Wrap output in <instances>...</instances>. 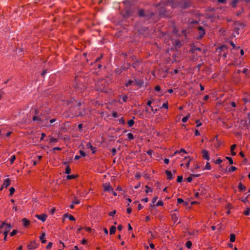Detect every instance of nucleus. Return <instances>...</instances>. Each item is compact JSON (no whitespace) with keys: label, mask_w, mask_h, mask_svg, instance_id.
<instances>
[{"label":"nucleus","mask_w":250,"mask_h":250,"mask_svg":"<svg viewBox=\"0 0 250 250\" xmlns=\"http://www.w3.org/2000/svg\"><path fill=\"white\" fill-rule=\"evenodd\" d=\"M11 228L12 226L10 224H6V228H5L3 231V234L4 235V241L6 240L7 235Z\"/></svg>","instance_id":"obj_7"},{"label":"nucleus","mask_w":250,"mask_h":250,"mask_svg":"<svg viewBox=\"0 0 250 250\" xmlns=\"http://www.w3.org/2000/svg\"><path fill=\"white\" fill-rule=\"evenodd\" d=\"M173 43L176 47H180L182 46V43L180 41L178 40H175L173 42Z\"/></svg>","instance_id":"obj_23"},{"label":"nucleus","mask_w":250,"mask_h":250,"mask_svg":"<svg viewBox=\"0 0 250 250\" xmlns=\"http://www.w3.org/2000/svg\"><path fill=\"white\" fill-rule=\"evenodd\" d=\"M136 10V8L134 6L126 7L125 12L123 14V16L124 18L134 17L137 13Z\"/></svg>","instance_id":"obj_3"},{"label":"nucleus","mask_w":250,"mask_h":250,"mask_svg":"<svg viewBox=\"0 0 250 250\" xmlns=\"http://www.w3.org/2000/svg\"><path fill=\"white\" fill-rule=\"evenodd\" d=\"M38 245L39 244L36 243L35 241H33L27 245V248L29 250H34L38 247Z\"/></svg>","instance_id":"obj_8"},{"label":"nucleus","mask_w":250,"mask_h":250,"mask_svg":"<svg viewBox=\"0 0 250 250\" xmlns=\"http://www.w3.org/2000/svg\"><path fill=\"white\" fill-rule=\"evenodd\" d=\"M183 176H178L177 179V182L178 183H180L182 181Z\"/></svg>","instance_id":"obj_44"},{"label":"nucleus","mask_w":250,"mask_h":250,"mask_svg":"<svg viewBox=\"0 0 250 250\" xmlns=\"http://www.w3.org/2000/svg\"><path fill=\"white\" fill-rule=\"evenodd\" d=\"M10 191V195H12V194L14 193L15 189L13 187H12L9 189Z\"/></svg>","instance_id":"obj_41"},{"label":"nucleus","mask_w":250,"mask_h":250,"mask_svg":"<svg viewBox=\"0 0 250 250\" xmlns=\"http://www.w3.org/2000/svg\"><path fill=\"white\" fill-rule=\"evenodd\" d=\"M227 160H229V163L230 165H232L233 164V162L232 159L230 157H226V158Z\"/></svg>","instance_id":"obj_40"},{"label":"nucleus","mask_w":250,"mask_h":250,"mask_svg":"<svg viewBox=\"0 0 250 250\" xmlns=\"http://www.w3.org/2000/svg\"><path fill=\"white\" fill-rule=\"evenodd\" d=\"M155 90L157 92H159L161 90V88L159 85H157L155 87Z\"/></svg>","instance_id":"obj_49"},{"label":"nucleus","mask_w":250,"mask_h":250,"mask_svg":"<svg viewBox=\"0 0 250 250\" xmlns=\"http://www.w3.org/2000/svg\"><path fill=\"white\" fill-rule=\"evenodd\" d=\"M237 169V168L235 167H231L228 170V171L229 172H233V171H234L235 170H236Z\"/></svg>","instance_id":"obj_34"},{"label":"nucleus","mask_w":250,"mask_h":250,"mask_svg":"<svg viewBox=\"0 0 250 250\" xmlns=\"http://www.w3.org/2000/svg\"><path fill=\"white\" fill-rule=\"evenodd\" d=\"M71 172V169L68 166H67L65 168V173L66 174H69Z\"/></svg>","instance_id":"obj_32"},{"label":"nucleus","mask_w":250,"mask_h":250,"mask_svg":"<svg viewBox=\"0 0 250 250\" xmlns=\"http://www.w3.org/2000/svg\"><path fill=\"white\" fill-rule=\"evenodd\" d=\"M17 230H15V229H14V230H12V231L11 232V233H10V235H11V236H13L15 235L17 233Z\"/></svg>","instance_id":"obj_48"},{"label":"nucleus","mask_w":250,"mask_h":250,"mask_svg":"<svg viewBox=\"0 0 250 250\" xmlns=\"http://www.w3.org/2000/svg\"><path fill=\"white\" fill-rule=\"evenodd\" d=\"M244 214L246 215H249L250 214V208H248L244 212Z\"/></svg>","instance_id":"obj_45"},{"label":"nucleus","mask_w":250,"mask_h":250,"mask_svg":"<svg viewBox=\"0 0 250 250\" xmlns=\"http://www.w3.org/2000/svg\"><path fill=\"white\" fill-rule=\"evenodd\" d=\"M190 115H188L185 117H184V118H182V122L183 123H186L187 122V121H188V119Z\"/></svg>","instance_id":"obj_30"},{"label":"nucleus","mask_w":250,"mask_h":250,"mask_svg":"<svg viewBox=\"0 0 250 250\" xmlns=\"http://www.w3.org/2000/svg\"><path fill=\"white\" fill-rule=\"evenodd\" d=\"M49 142H50V143H56L58 142V139L56 138L52 137L50 138Z\"/></svg>","instance_id":"obj_39"},{"label":"nucleus","mask_w":250,"mask_h":250,"mask_svg":"<svg viewBox=\"0 0 250 250\" xmlns=\"http://www.w3.org/2000/svg\"><path fill=\"white\" fill-rule=\"evenodd\" d=\"M158 197L157 196L154 197L152 200V203L154 204V203H155Z\"/></svg>","instance_id":"obj_58"},{"label":"nucleus","mask_w":250,"mask_h":250,"mask_svg":"<svg viewBox=\"0 0 250 250\" xmlns=\"http://www.w3.org/2000/svg\"><path fill=\"white\" fill-rule=\"evenodd\" d=\"M244 25L243 24L239 22H236L234 23V32L237 34H239V30L241 29H243Z\"/></svg>","instance_id":"obj_6"},{"label":"nucleus","mask_w":250,"mask_h":250,"mask_svg":"<svg viewBox=\"0 0 250 250\" xmlns=\"http://www.w3.org/2000/svg\"><path fill=\"white\" fill-rule=\"evenodd\" d=\"M127 137L129 140H132L134 138L133 134L131 133H129L127 134Z\"/></svg>","instance_id":"obj_42"},{"label":"nucleus","mask_w":250,"mask_h":250,"mask_svg":"<svg viewBox=\"0 0 250 250\" xmlns=\"http://www.w3.org/2000/svg\"><path fill=\"white\" fill-rule=\"evenodd\" d=\"M49 118L48 114L45 112L41 113L38 116H35L33 118L34 121H36L37 123L41 124L44 126H47V121Z\"/></svg>","instance_id":"obj_2"},{"label":"nucleus","mask_w":250,"mask_h":250,"mask_svg":"<svg viewBox=\"0 0 250 250\" xmlns=\"http://www.w3.org/2000/svg\"><path fill=\"white\" fill-rule=\"evenodd\" d=\"M10 185V180L9 179H5L4 181L3 184V187H4L5 188H6Z\"/></svg>","instance_id":"obj_20"},{"label":"nucleus","mask_w":250,"mask_h":250,"mask_svg":"<svg viewBox=\"0 0 250 250\" xmlns=\"http://www.w3.org/2000/svg\"><path fill=\"white\" fill-rule=\"evenodd\" d=\"M236 147V145H233L230 147V150H231V153L232 156H234L236 155V152L234 151V150L235 149Z\"/></svg>","instance_id":"obj_28"},{"label":"nucleus","mask_w":250,"mask_h":250,"mask_svg":"<svg viewBox=\"0 0 250 250\" xmlns=\"http://www.w3.org/2000/svg\"><path fill=\"white\" fill-rule=\"evenodd\" d=\"M116 149L115 148H112L111 149V152L113 155H115L116 153Z\"/></svg>","instance_id":"obj_52"},{"label":"nucleus","mask_w":250,"mask_h":250,"mask_svg":"<svg viewBox=\"0 0 250 250\" xmlns=\"http://www.w3.org/2000/svg\"><path fill=\"white\" fill-rule=\"evenodd\" d=\"M138 13L140 17L145 18L146 13H145L143 9L139 10L138 12Z\"/></svg>","instance_id":"obj_26"},{"label":"nucleus","mask_w":250,"mask_h":250,"mask_svg":"<svg viewBox=\"0 0 250 250\" xmlns=\"http://www.w3.org/2000/svg\"><path fill=\"white\" fill-rule=\"evenodd\" d=\"M119 123L122 124H124L125 123V122L124 120V119L122 118L121 119L119 120Z\"/></svg>","instance_id":"obj_64"},{"label":"nucleus","mask_w":250,"mask_h":250,"mask_svg":"<svg viewBox=\"0 0 250 250\" xmlns=\"http://www.w3.org/2000/svg\"><path fill=\"white\" fill-rule=\"evenodd\" d=\"M64 217L68 218L70 220L74 221L75 220V218L71 215H69L68 213H66L64 215Z\"/></svg>","instance_id":"obj_24"},{"label":"nucleus","mask_w":250,"mask_h":250,"mask_svg":"<svg viewBox=\"0 0 250 250\" xmlns=\"http://www.w3.org/2000/svg\"><path fill=\"white\" fill-rule=\"evenodd\" d=\"M6 224H5L4 222L2 223L1 224L0 226V229H2L4 226H5L6 227Z\"/></svg>","instance_id":"obj_59"},{"label":"nucleus","mask_w":250,"mask_h":250,"mask_svg":"<svg viewBox=\"0 0 250 250\" xmlns=\"http://www.w3.org/2000/svg\"><path fill=\"white\" fill-rule=\"evenodd\" d=\"M104 189L105 191L110 192L112 191L113 188L111 187L109 183H105L103 184Z\"/></svg>","instance_id":"obj_9"},{"label":"nucleus","mask_w":250,"mask_h":250,"mask_svg":"<svg viewBox=\"0 0 250 250\" xmlns=\"http://www.w3.org/2000/svg\"><path fill=\"white\" fill-rule=\"evenodd\" d=\"M15 159H16L15 155H14L12 156L11 157L10 159V161L11 164H12L14 162V161H15Z\"/></svg>","instance_id":"obj_43"},{"label":"nucleus","mask_w":250,"mask_h":250,"mask_svg":"<svg viewBox=\"0 0 250 250\" xmlns=\"http://www.w3.org/2000/svg\"><path fill=\"white\" fill-rule=\"evenodd\" d=\"M126 211H127V213L130 214V213H131V212L132 211V209L130 208H128L126 209Z\"/></svg>","instance_id":"obj_62"},{"label":"nucleus","mask_w":250,"mask_h":250,"mask_svg":"<svg viewBox=\"0 0 250 250\" xmlns=\"http://www.w3.org/2000/svg\"><path fill=\"white\" fill-rule=\"evenodd\" d=\"M45 233L44 232H42L41 235L40 236V239L41 241V242L43 244L45 243L46 241L45 238Z\"/></svg>","instance_id":"obj_17"},{"label":"nucleus","mask_w":250,"mask_h":250,"mask_svg":"<svg viewBox=\"0 0 250 250\" xmlns=\"http://www.w3.org/2000/svg\"><path fill=\"white\" fill-rule=\"evenodd\" d=\"M222 162V160L221 159H218L216 160L215 163L216 164H219L221 163Z\"/></svg>","instance_id":"obj_53"},{"label":"nucleus","mask_w":250,"mask_h":250,"mask_svg":"<svg viewBox=\"0 0 250 250\" xmlns=\"http://www.w3.org/2000/svg\"><path fill=\"white\" fill-rule=\"evenodd\" d=\"M238 188L240 191H244L246 188L241 183H239Z\"/></svg>","instance_id":"obj_25"},{"label":"nucleus","mask_w":250,"mask_h":250,"mask_svg":"<svg viewBox=\"0 0 250 250\" xmlns=\"http://www.w3.org/2000/svg\"><path fill=\"white\" fill-rule=\"evenodd\" d=\"M248 71H249V70L247 68H244L242 71V72L244 74H247Z\"/></svg>","instance_id":"obj_60"},{"label":"nucleus","mask_w":250,"mask_h":250,"mask_svg":"<svg viewBox=\"0 0 250 250\" xmlns=\"http://www.w3.org/2000/svg\"><path fill=\"white\" fill-rule=\"evenodd\" d=\"M75 82L76 83V85L75 86L76 89L80 90V91H82L84 89V86L79 83L80 82H82V81L79 79L78 76L75 78Z\"/></svg>","instance_id":"obj_5"},{"label":"nucleus","mask_w":250,"mask_h":250,"mask_svg":"<svg viewBox=\"0 0 250 250\" xmlns=\"http://www.w3.org/2000/svg\"><path fill=\"white\" fill-rule=\"evenodd\" d=\"M171 217L172 221L174 223H176L177 221V220L178 219V216H177V215L176 213H171Z\"/></svg>","instance_id":"obj_18"},{"label":"nucleus","mask_w":250,"mask_h":250,"mask_svg":"<svg viewBox=\"0 0 250 250\" xmlns=\"http://www.w3.org/2000/svg\"><path fill=\"white\" fill-rule=\"evenodd\" d=\"M79 152H80V155L82 156H86V153L83 150H80Z\"/></svg>","instance_id":"obj_51"},{"label":"nucleus","mask_w":250,"mask_h":250,"mask_svg":"<svg viewBox=\"0 0 250 250\" xmlns=\"http://www.w3.org/2000/svg\"><path fill=\"white\" fill-rule=\"evenodd\" d=\"M35 216L38 219L41 220L43 222L45 221V220L47 217V215L45 214H42L41 215L37 214L35 215Z\"/></svg>","instance_id":"obj_12"},{"label":"nucleus","mask_w":250,"mask_h":250,"mask_svg":"<svg viewBox=\"0 0 250 250\" xmlns=\"http://www.w3.org/2000/svg\"><path fill=\"white\" fill-rule=\"evenodd\" d=\"M81 102H78L77 105H75L73 109L72 112L75 116H83L84 114L83 109H81L79 107L81 105Z\"/></svg>","instance_id":"obj_4"},{"label":"nucleus","mask_w":250,"mask_h":250,"mask_svg":"<svg viewBox=\"0 0 250 250\" xmlns=\"http://www.w3.org/2000/svg\"><path fill=\"white\" fill-rule=\"evenodd\" d=\"M205 169H207V170H210L211 169V167L210 166V164L208 162H207L206 166H205Z\"/></svg>","instance_id":"obj_37"},{"label":"nucleus","mask_w":250,"mask_h":250,"mask_svg":"<svg viewBox=\"0 0 250 250\" xmlns=\"http://www.w3.org/2000/svg\"><path fill=\"white\" fill-rule=\"evenodd\" d=\"M112 116L114 117V118H117L118 117V113L116 112H113L112 113Z\"/></svg>","instance_id":"obj_56"},{"label":"nucleus","mask_w":250,"mask_h":250,"mask_svg":"<svg viewBox=\"0 0 250 250\" xmlns=\"http://www.w3.org/2000/svg\"><path fill=\"white\" fill-rule=\"evenodd\" d=\"M243 100L245 103H250V100L248 98H244Z\"/></svg>","instance_id":"obj_61"},{"label":"nucleus","mask_w":250,"mask_h":250,"mask_svg":"<svg viewBox=\"0 0 250 250\" xmlns=\"http://www.w3.org/2000/svg\"><path fill=\"white\" fill-rule=\"evenodd\" d=\"M166 174L167 176V179L169 180H170L174 178V176L172 174L171 172L170 171H168L167 170H166L165 171Z\"/></svg>","instance_id":"obj_15"},{"label":"nucleus","mask_w":250,"mask_h":250,"mask_svg":"<svg viewBox=\"0 0 250 250\" xmlns=\"http://www.w3.org/2000/svg\"><path fill=\"white\" fill-rule=\"evenodd\" d=\"M86 146L87 148H90L92 151V153H94L95 152V147H93L90 143H87Z\"/></svg>","instance_id":"obj_21"},{"label":"nucleus","mask_w":250,"mask_h":250,"mask_svg":"<svg viewBox=\"0 0 250 250\" xmlns=\"http://www.w3.org/2000/svg\"><path fill=\"white\" fill-rule=\"evenodd\" d=\"M128 99V97L126 95H125L122 98L123 102H126L127 101V99Z\"/></svg>","instance_id":"obj_47"},{"label":"nucleus","mask_w":250,"mask_h":250,"mask_svg":"<svg viewBox=\"0 0 250 250\" xmlns=\"http://www.w3.org/2000/svg\"><path fill=\"white\" fill-rule=\"evenodd\" d=\"M167 5H169L172 8H181L186 9L191 6L189 0H182L181 2H176L173 0H163L158 3L157 6L159 8V14L162 17H168L170 16L169 11L166 9Z\"/></svg>","instance_id":"obj_1"},{"label":"nucleus","mask_w":250,"mask_h":250,"mask_svg":"<svg viewBox=\"0 0 250 250\" xmlns=\"http://www.w3.org/2000/svg\"><path fill=\"white\" fill-rule=\"evenodd\" d=\"M22 222L23 223V225L24 227H27L30 224V222L26 218H23L22 219Z\"/></svg>","instance_id":"obj_22"},{"label":"nucleus","mask_w":250,"mask_h":250,"mask_svg":"<svg viewBox=\"0 0 250 250\" xmlns=\"http://www.w3.org/2000/svg\"><path fill=\"white\" fill-rule=\"evenodd\" d=\"M116 227L115 226H112L111 227V228H110V235H112V234H114L116 231Z\"/></svg>","instance_id":"obj_27"},{"label":"nucleus","mask_w":250,"mask_h":250,"mask_svg":"<svg viewBox=\"0 0 250 250\" xmlns=\"http://www.w3.org/2000/svg\"><path fill=\"white\" fill-rule=\"evenodd\" d=\"M76 177V176L75 175H67L66 177L67 179L68 180H71L73 179H75Z\"/></svg>","instance_id":"obj_33"},{"label":"nucleus","mask_w":250,"mask_h":250,"mask_svg":"<svg viewBox=\"0 0 250 250\" xmlns=\"http://www.w3.org/2000/svg\"><path fill=\"white\" fill-rule=\"evenodd\" d=\"M135 84L139 87H141L144 84V81L142 79H135Z\"/></svg>","instance_id":"obj_14"},{"label":"nucleus","mask_w":250,"mask_h":250,"mask_svg":"<svg viewBox=\"0 0 250 250\" xmlns=\"http://www.w3.org/2000/svg\"><path fill=\"white\" fill-rule=\"evenodd\" d=\"M52 243H51V242H49V243L48 244V245H47V246H46V248L47 249H50V248L52 247Z\"/></svg>","instance_id":"obj_50"},{"label":"nucleus","mask_w":250,"mask_h":250,"mask_svg":"<svg viewBox=\"0 0 250 250\" xmlns=\"http://www.w3.org/2000/svg\"><path fill=\"white\" fill-rule=\"evenodd\" d=\"M235 240V235L234 234H231L230 235V241L231 242H234Z\"/></svg>","instance_id":"obj_29"},{"label":"nucleus","mask_w":250,"mask_h":250,"mask_svg":"<svg viewBox=\"0 0 250 250\" xmlns=\"http://www.w3.org/2000/svg\"><path fill=\"white\" fill-rule=\"evenodd\" d=\"M201 48L196 47L195 45H192L190 49V52L191 53H194L196 51H201Z\"/></svg>","instance_id":"obj_16"},{"label":"nucleus","mask_w":250,"mask_h":250,"mask_svg":"<svg viewBox=\"0 0 250 250\" xmlns=\"http://www.w3.org/2000/svg\"><path fill=\"white\" fill-rule=\"evenodd\" d=\"M240 1H241V0H232L231 1H230L229 4L232 7H235L237 4Z\"/></svg>","instance_id":"obj_19"},{"label":"nucleus","mask_w":250,"mask_h":250,"mask_svg":"<svg viewBox=\"0 0 250 250\" xmlns=\"http://www.w3.org/2000/svg\"><path fill=\"white\" fill-rule=\"evenodd\" d=\"M116 210H113L112 211H111L110 212H109V215L110 216H113L114 215V214L116 213Z\"/></svg>","instance_id":"obj_55"},{"label":"nucleus","mask_w":250,"mask_h":250,"mask_svg":"<svg viewBox=\"0 0 250 250\" xmlns=\"http://www.w3.org/2000/svg\"><path fill=\"white\" fill-rule=\"evenodd\" d=\"M202 154L203 157L207 161H209L210 159L208 152L206 149H203L202 150Z\"/></svg>","instance_id":"obj_10"},{"label":"nucleus","mask_w":250,"mask_h":250,"mask_svg":"<svg viewBox=\"0 0 250 250\" xmlns=\"http://www.w3.org/2000/svg\"><path fill=\"white\" fill-rule=\"evenodd\" d=\"M163 205V202L162 201H159L156 204V206H162Z\"/></svg>","instance_id":"obj_46"},{"label":"nucleus","mask_w":250,"mask_h":250,"mask_svg":"<svg viewBox=\"0 0 250 250\" xmlns=\"http://www.w3.org/2000/svg\"><path fill=\"white\" fill-rule=\"evenodd\" d=\"M133 83V81L132 80H129L125 84V86L127 87L130 85H131Z\"/></svg>","instance_id":"obj_36"},{"label":"nucleus","mask_w":250,"mask_h":250,"mask_svg":"<svg viewBox=\"0 0 250 250\" xmlns=\"http://www.w3.org/2000/svg\"><path fill=\"white\" fill-rule=\"evenodd\" d=\"M184 201V200L181 198H178L177 199V203L178 204H181L183 203Z\"/></svg>","instance_id":"obj_54"},{"label":"nucleus","mask_w":250,"mask_h":250,"mask_svg":"<svg viewBox=\"0 0 250 250\" xmlns=\"http://www.w3.org/2000/svg\"><path fill=\"white\" fill-rule=\"evenodd\" d=\"M146 188L147 189L146 190V193H148L149 192H152V189L151 188H149L147 186H146Z\"/></svg>","instance_id":"obj_38"},{"label":"nucleus","mask_w":250,"mask_h":250,"mask_svg":"<svg viewBox=\"0 0 250 250\" xmlns=\"http://www.w3.org/2000/svg\"><path fill=\"white\" fill-rule=\"evenodd\" d=\"M198 29L199 30V37H198V39H201L205 34V30L201 26H199L198 27Z\"/></svg>","instance_id":"obj_11"},{"label":"nucleus","mask_w":250,"mask_h":250,"mask_svg":"<svg viewBox=\"0 0 250 250\" xmlns=\"http://www.w3.org/2000/svg\"><path fill=\"white\" fill-rule=\"evenodd\" d=\"M200 132H199V131L198 130H195V135L196 136H199L200 135Z\"/></svg>","instance_id":"obj_63"},{"label":"nucleus","mask_w":250,"mask_h":250,"mask_svg":"<svg viewBox=\"0 0 250 250\" xmlns=\"http://www.w3.org/2000/svg\"><path fill=\"white\" fill-rule=\"evenodd\" d=\"M186 246L188 248L190 249L191 247L192 243L190 241H188L186 242Z\"/></svg>","instance_id":"obj_31"},{"label":"nucleus","mask_w":250,"mask_h":250,"mask_svg":"<svg viewBox=\"0 0 250 250\" xmlns=\"http://www.w3.org/2000/svg\"><path fill=\"white\" fill-rule=\"evenodd\" d=\"M154 15L153 12H148L146 13L145 19L146 20H149Z\"/></svg>","instance_id":"obj_13"},{"label":"nucleus","mask_w":250,"mask_h":250,"mask_svg":"<svg viewBox=\"0 0 250 250\" xmlns=\"http://www.w3.org/2000/svg\"><path fill=\"white\" fill-rule=\"evenodd\" d=\"M128 125V126L129 127H131L132 126L133 124H134V122L133 120H130L129 121H128V123H127Z\"/></svg>","instance_id":"obj_35"},{"label":"nucleus","mask_w":250,"mask_h":250,"mask_svg":"<svg viewBox=\"0 0 250 250\" xmlns=\"http://www.w3.org/2000/svg\"><path fill=\"white\" fill-rule=\"evenodd\" d=\"M162 107L165 108H168V104L167 103H164L162 105Z\"/></svg>","instance_id":"obj_57"}]
</instances>
